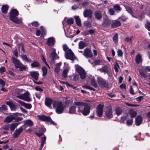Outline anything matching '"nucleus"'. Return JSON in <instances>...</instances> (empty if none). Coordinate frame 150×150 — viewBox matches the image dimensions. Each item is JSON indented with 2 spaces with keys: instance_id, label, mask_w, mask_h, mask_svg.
<instances>
[{
  "instance_id": "nucleus-1",
  "label": "nucleus",
  "mask_w": 150,
  "mask_h": 150,
  "mask_svg": "<svg viewBox=\"0 0 150 150\" xmlns=\"http://www.w3.org/2000/svg\"><path fill=\"white\" fill-rule=\"evenodd\" d=\"M21 115L22 114L18 112L13 113L12 115L8 116L4 119V122L9 123L13 120H14L16 122H18L23 119L22 117H18Z\"/></svg>"
},
{
  "instance_id": "nucleus-2",
  "label": "nucleus",
  "mask_w": 150,
  "mask_h": 150,
  "mask_svg": "<svg viewBox=\"0 0 150 150\" xmlns=\"http://www.w3.org/2000/svg\"><path fill=\"white\" fill-rule=\"evenodd\" d=\"M18 14V12L17 10L16 9L12 10L10 13V19L16 23L21 24L22 23L21 18H18L16 17Z\"/></svg>"
},
{
  "instance_id": "nucleus-3",
  "label": "nucleus",
  "mask_w": 150,
  "mask_h": 150,
  "mask_svg": "<svg viewBox=\"0 0 150 150\" xmlns=\"http://www.w3.org/2000/svg\"><path fill=\"white\" fill-rule=\"evenodd\" d=\"M62 48L65 52V57L66 59L73 60L75 58V56L71 49L66 44L63 45Z\"/></svg>"
},
{
  "instance_id": "nucleus-4",
  "label": "nucleus",
  "mask_w": 150,
  "mask_h": 150,
  "mask_svg": "<svg viewBox=\"0 0 150 150\" xmlns=\"http://www.w3.org/2000/svg\"><path fill=\"white\" fill-rule=\"evenodd\" d=\"M62 48L65 52V57L66 59L73 60L75 58V56L71 49L66 44L63 45Z\"/></svg>"
},
{
  "instance_id": "nucleus-5",
  "label": "nucleus",
  "mask_w": 150,
  "mask_h": 150,
  "mask_svg": "<svg viewBox=\"0 0 150 150\" xmlns=\"http://www.w3.org/2000/svg\"><path fill=\"white\" fill-rule=\"evenodd\" d=\"M91 108V107L89 104L85 103L83 106L79 107L77 112H81L84 116H86L89 114Z\"/></svg>"
},
{
  "instance_id": "nucleus-6",
  "label": "nucleus",
  "mask_w": 150,
  "mask_h": 150,
  "mask_svg": "<svg viewBox=\"0 0 150 150\" xmlns=\"http://www.w3.org/2000/svg\"><path fill=\"white\" fill-rule=\"evenodd\" d=\"M53 106L57 113L61 114L63 112L65 106L62 104L61 102L54 101L53 103Z\"/></svg>"
},
{
  "instance_id": "nucleus-7",
  "label": "nucleus",
  "mask_w": 150,
  "mask_h": 150,
  "mask_svg": "<svg viewBox=\"0 0 150 150\" xmlns=\"http://www.w3.org/2000/svg\"><path fill=\"white\" fill-rule=\"evenodd\" d=\"M18 98L28 102H30L31 101L30 96L29 93L27 91L23 94L16 96Z\"/></svg>"
},
{
  "instance_id": "nucleus-8",
  "label": "nucleus",
  "mask_w": 150,
  "mask_h": 150,
  "mask_svg": "<svg viewBox=\"0 0 150 150\" xmlns=\"http://www.w3.org/2000/svg\"><path fill=\"white\" fill-rule=\"evenodd\" d=\"M97 82L99 86L102 88H109V85L105 81L100 77L97 78Z\"/></svg>"
},
{
  "instance_id": "nucleus-9",
  "label": "nucleus",
  "mask_w": 150,
  "mask_h": 150,
  "mask_svg": "<svg viewBox=\"0 0 150 150\" xmlns=\"http://www.w3.org/2000/svg\"><path fill=\"white\" fill-rule=\"evenodd\" d=\"M76 70L79 75L81 79H84L86 77V72L85 70L81 67L79 66H77Z\"/></svg>"
},
{
  "instance_id": "nucleus-10",
  "label": "nucleus",
  "mask_w": 150,
  "mask_h": 150,
  "mask_svg": "<svg viewBox=\"0 0 150 150\" xmlns=\"http://www.w3.org/2000/svg\"><path fill=\"white\" fill-rule=\"evenodd\" d=\"M37 116L39 119L42 121L50 122L54 125H56L55 122L52 121L49 116H47L44 115H38Z\"/></svg>"
},
{
  "instance_id": "nucleus-11",
  "label": "nucleus",
  "mask_w": 150,
  "mask_h": 150,
  "mask_svg": "<svg viewBox=\"0 0 150 150\" xmlns=\"http://www.w3.org/2000/svg\"><path fill=\"white\" fill-rule=\"evenodd\" d=\"M83 55L87 59L91 58L93 56L91 50L88 48H86L84 50Z\"/></svg>"
},
{
  "instance_id": "nucleus-12",
  "label": "nucleus",
  "mask_w": 150,
  "mask_h": 150,
  "mask_svg": "<svg viewBox=\"0 0 150 150\" xmlns=\"http://www.w3.org/2000/svg\"><path fill=\"white\" fill-rule=\"evenodd\" d=\"M103 105L101 104L97 106L96 109V111L98 116L99 117L102 116L103 112Z\"/></svg>"
},
{
  "instance_id": "nucleus-13",
  "label": "nucleus",
  "mask_w": 150,
  "mask_h": 150,
  "mask_svg": "<svg viewBox=\"0 0 150 150\" xmlns=\"http://www.w3.org/2000/svg\"><path fill=\"white\" fill-rule=\"evenodd\" d=\"M105 114L106 117L108 119L112 118L113 117L112 110L110 107H109L106 108Z\"/></svg>"
},
{
  "instance_id": "nucleus-14",
  "label": "nucleus",
  "mask_w": 150,
  "mask_h": 150,
  "mask_svg": "<svg viewBox=\"0 0 150 150\" xmlns=\"http://www.w3.org/2000/svg\"><path fill=\"white\" fill-rule=\"evenodd\" d=\"M53 51L50 53V58L52 61H54L57 58V59H59V57L58 56L56 52V50L54 48H52Z\"/></svg>"
},
{
  "instance_id": "nucleus-15",
  "label": "nucleus",
  "mask_w": 150,
  "mask_h": 150,
  "mask_svg": "<svg viewBox=\"0 0 150 150\" xmlns=\"http://www.w3.org/2000/svg\"><path fill=\"white\" fill-rule=\"evenodd\" d=\"M92 11L89 9L85 10L83 12V16L85 17L91 18L92 17Z\"/></svg>"
},
{
  "instance_id": "nucleus-16",
  "label": "nucleus",
  "mask_w": 150,
  "mask_h": 150,
  "mask_svg": "<svg viewBox=\"0 0 150 150\" xmlns=\"http://www.w3.org/2000/svg\"><path fill=\"white\" fill-rule=\"evenodd\" d=\"M11 61L14 64L15 67L16 68L19 67L21 64L18 60L13 57L12 58Z\"/></svg>"
},
{
  "instance_id": "nucleus-17",
  "label": "nucleus",
  "mask_w": 150,
  "mask_h": 150,
  "mask_svg": "<svg viewBox=\"0 0 150 150\" xmlns=\"http://www.w3.org/2000/svg\"><path fill=\"white\" fill-rule=\"evenodd\" d=\"M110 21L107 17L105 18L104 19L102 23L103 26L105 27H109L111 23Z\"/></svg>"
},
{
  "instance_id": "nucleus-18",
  "label": "nucleus",
  "mask_w": 150,
  "mask_h": 150,
  "mask_svg": "<svg viewBox=\"0 0 150 150\" xmlns=\"http://www.w3.org/2000/svg\"><path fill=\"white\" fill-rule=\"evenodd\" d=\"M52 103V100L49 98H46L45 100V104L46 106L50 108H52L51 104Z\"/></svg>"
},
{
  "instance_id": "nucleus-19",
  "label": "nucleus",
  "mask_w": 150,
  "mask_h": 150,
  "mask_svg": "<svg viewBox=\"0 0 150 150\" xmlns=\"http://www.w3.org/2000/svg\"><path fill=\"white\" fill-rule=\"evenodd\" d=\"M23 129L22 127H21L18 129H16L14 132L13 134V136L15 138L17 137L23 131Z\"/></svg>"
},
{
  "instance_id": "nucleus-20",
  "label": "nucleus",
  "mask_w": 150,
  "mask_h": 150,
  "mask_svg": "<svg viewBox=\"0 0 150 150\" xmlns=\"http://www.w3.org/2000/svg\"><path fill=\"white\" fill-rule=\"evenodd\" d=\"M142 117L140 115H138L136 118L135 124L137 126L140 125L142 122Z\"/></svg>"
},
{
  "instance_id": "nucleus-21",
  "label": "nucleus",
  "mask_w": 150,
  "mask_h": 150,
  "mask_svg": "<svg viewBox=\"0 0 150 150\" xmlns=\"http://www.w3.org/2000/svg\"><path fill=\"white\" fill-rule=\"evenodd\" d=\"M121 25L120 22L118 20L112 21L111 25V26L112 28H115L120 26Z\"/></svg>"
},
{
  "instance_id": "nucleus-22",
  "label": "nucleus",
  "mask_w": 150,
  "mask_h": 150,
  "mask_svg": "<svg viewBox=\"0 0 150 150\" xmlns=\"http://www.w3.org/2000/svg\"><path fill=\"white\" fill-rule=\"evenodd\" d=\"M30 74L33 78L36 80H38L39 74L37 71H33L30 72Z\"/></svg>"
},
{
  "instance_id": "nucleus-23",
  "label": "nucleus",
  "mask_w": 150,
  "mask_h": 150,
  "mask_svg": "<svg viewBox=\"0 0 150 150\" xmlns=\"http://www.w3.org/2000/svg\"><path fill=\"white\" fill-rule=\"evenodd\" d=\"M55 42V39L52 37L49 38L47 40V43L50 46H53L54 45Z\"/></svg>"
},
{
  "instance_id": "nucleus-24",
  "label": "nucleus",
  "mask_w": 150,
  "mask_h": 150,
  "mask_svg": "<svg viewBox=\"0 0 150 150\" xmlns=\"http://www.w3.org/2000/svg\"><path fill=\"white\" fill-rule=\"evenodd\" d=\"M62 65L61 62H59L54 67V71L55 73L58 74L60 70V66Z\"/></svg>"
},
{
  "instance_id": "nucleus-25",
  "label": "nucleus",
  "mask_w": 150,
  "mask_h": 150,
  "mask_svg": "<svg viewBox=\"0 0 150 150\" xmlns=\"http://www.w3.org/2000/svg\"><path fill=\"white\" fill-rule=\"evenodd\" d=\"M6 104L10 107L11 110L15 111L16 110V106L12 102L10 101L6 102Z\"/></svg>"
},
{
  "instance_id": "nucleus-26",
  "label": "nucleus",
  "mask_w": 150,
  "mask_h": 150,
  "mask_svg": "<svg viewBox=\"0 0 150 150\" xmlns=\"http://www.w3.org/2000/svg\"><path fill=\"white\" fill-rule=\"evenodd\" d=\"M78 45L79 48V49H82L87 46V43L81 41L79 42Z\"/></svg>"
},
{
  "instance_id": "nucleus-27",
  "label": "nucleus",
  "mask_w": 150,
  "mask_h": 150,
  "mask_svg": "<svg viewBox=\"0 0 150 150\" xmlns=\"http://www.w3.org/2000/svg\"><path fill=\"white\" fill-rule=\"evenodd\" d=\"M70 70V68L69 67L67 68L64 69L62 73V77L64 78H66L67 77V73L69 70Z\"/></svg>"
},
{
  "instance_id": "nucleus-28",
  "label": "nucleus",
  "mask_w": 150,
  "mask_h": 150,
  "mask_svg": "<svg viewBox=\"0 0 150 150\" xmlns=\"http://www.w3.org/2000/svg\"><path fill=\"white\" fill-rule=\"evenodd\" d=\"M142 59L141 56L139 54H138L136 56L135 62L137 64H139L142 62Z\"/></svg>"
},
{
  "instance_id": "nucleus-29",
  "label": "nucleus",
  "mask_w": 150,
  "mask_h": 150,
  "mask_svg": "<svg viewBox=\"0 0 150 150\" xmlns=\"http://www.w3.org/2000/svg\"><path fill=\"white\" fill-rule=\"evenodd\" d=\"M95 17L98 19L99 20L102 18V14L100 11H96L94 13Z\"/></svg>"
},
{
  "instance_id": "nucleus-30",
  "label": "nucleus",
  "mask_w": 150,
  "mask_h": 150,
  "mask_svg": "<svg viewBox=\"0 0 150 150\" xmlns=\"http://www.w3.org/2000/svg\"><path fill=\"white\" fill-rule=\"evenodd\" d=\"M46 138L45 136H44L41 138V146L39 150H41L42 148L43 147L44 144L45 143Z\"/></svg>"
},
{
  "instance_id": "nucleus-31",
  "label": "nucleus",
  "mask_w": 150,
  "mask_h": 150,
  "mask_svg": "<svg viewBox=\"0 0 150 150\" xmlns=\"http://www.w3.org/2000/svg\"><path fill=\"white\" fill-rule=\"evenodd\" d=\"M129 114L132 117H135L137 115V112L133 109H131L129 111Z\"/></svg>"
},
{
  "instance_id": "nucleus-32",
  "label": "nucleus",
  "mask_w": 150,
  "mask_h": 150,
  "mask_svg": "<svg viewBox=\"0 0 150 150\" xmlns=\"http://www.w3.org/2000/svg\"><path fill=\"white\" fill-rule=\"evenodd\" d=\"M115 112L117 115H119L122 113V109L120 107H117L115 108Z\"/></svg>"
},
{
  "instance_id": "nucleus-33",
  "label": "nucleus",
  "mask_w": 150,
  "mask_h": 150,
  "mask_svg": "<svg viewBox=\"0 0 150 150\" xmlns=\"http://www.w3.org/2000/svg\"><path fill=\"white\" fill-rule=\"evenodd\" d=\"M85 103L84 102L77 101H74V104L75 105L78 106L77 107L78 110H79V107L83 106Z\"/></svg>"
},
{
  "instance_id": "nucleus-34",
  "label": "nucleus",
  "mask_w": 150,
  "mask_h": 150,
  "mask_svg": "<svg viewBox=\"0 0 150 150\" xmlns=\"http://www.w3.org/2000/svg\"><path fill=\"white\" fill-rule=\"evenodd\" d=\"M19 124V123H15L11 124L10 129L11 130L13 131L16 127Z\"/></svg>"
},
{
  "instance_id": "nucleus-35",
  "label": "nucleus",
  "mask_w": 150,
  "mask_h": 150,
  "mask_svg": "<svg viewBox=\"0 0 150 150\" xmlns=\"http://www.w3.org/2000/svg\"><path fill=\"white\" fill-rule=\"evenodd\" d=\"M113 8L117 13L121 11L122 10L118 4H116L114 6Z\"/></svg>"
},
{
  "instance_id": "nucleus-36",
  "label": "nucleus",
  "mask_w": 150,
  "mask_h": 150,
  "mask_svg": "<svg viewBox=\"0 0 150 150\" xmlns=\"http://www.w3.org/2000/svg\"><path fill=\"white\" fill-rule=\"evenodd\" d=\"M24 122L25 124L28 125L29 126L31 127L33 125V122L30 120H27L24 121Z\"/></svg>"
},
{
  "instance_id": "nucleus-37",
  "label": "nucleus",
  "mask_w": 150,
  "mask_h": 150,
  "mask_svg": "<svg viewBox=\"0 0 150 150\" xmlns=\"http://www.w3.org/2000/svg\"><path fill=\"white\" fill-rule=\"evenodd\" d=\"M91 84L95 88H97L98 87L96 83L94 77H93L91 78Z\"/></svg>"
},
{
  "instance_id": "nucleus-38",
  "label": "nucleus",
  "mask_w": 150,
  "mask_h": 150,
  "mask_svg": "<svg viewBox=\"0 0 150 150\" xmlns=\"http://www.w3.org/2000/svg\"><path fill=\"white\" fill-rule=\"evenodd\" d=\"M76 107L74 106H72L69 108V113L70 114L74 113L76 112Z\"/></svg>"
},
{
  "instance_id": "nucleus-39",
  "label": "nucleus",
  "mask_w": 150,
  "mask_h": 150,
  "mask_svg": "<svg viewBox=\"0 0 150 150\" xmlns=\"http://www.w3.org/2000/svg\"><path fill=\"white\" fill-rule=\"evenodd\" d=\"M21 57L23 60L27 62H31V60L30 59H28L27 56L25 55H21Z\"/></svg>"
},
{
  "instance_id": "nucleus-40",
  "label": "nucleus",
  "mask_w": 150,
  "mask_h": 150,
  "mask_svg": "<svg viewBox=\"0 0 150 150\" xmlns=\"http://www.w3.org/2000/svg\"><path fill=\"white\" fill-rule=\"evenodd\" d=\"M8 6L7 5H4L2 6L1 10L3 13L6 14L8 9Z\"/></svg>"
},
{
  "instance_id": "nucleus-41",
  "label": "nucleus",
  "mask_w": 150,
  "mask_h": 150,
  "mask_svg": "<svg viewBox=\"0 0 150 150\" xmlns=\"http://www.w3.org/2000/svg\"><path fill=\"white\" fill-rule=\"evenodd\" d=\"M75 20L76 22V24L79 26H81V20H80V19L79 18V16H75L74 17Z\"/></svg>"
},
{
  "instance_id": "nucleus-42",
  "label": "nucleus",
  "mask_w": 150,
  "mask_h": 150,
  "mask_svg": "<svg viewBox=\"0 0 150 150\" xmlns=\"http://www.w3.org/2000/svg\"><path fill=\"white\" fill-rule=\"evenodd\" d=\"M40 132H37L35 133V134L38 137H40L43 134L44 132L45 131V129H41L40 130Z\"/></svg>"
},
{
  "instance_id": "nucleus-43",
  "label": "nucleus",
  "mask_w": 150,
  "mask_h": 150,
  "mask_svg": "<svg viewBox=\"0 0 150 150\" xmlns=\"http://www.w3.org/2000/svg\"><path fill=\"white\" fill-rule=\"evenodd\" d=\"M98 70H99L100 72H104L106 73L108 70V69L107 67L106 66H105L104 67H102L101 68L98 69Z\"/></svg>"
},
{
  "instance_id": "nucleus-44",
  "label": "nucleus",
  "mask_w": 150,
  "mask_h": 150,
  "mask_svg": "<svg viewBox=\"0 0 150 150\" xmlns=\"http://www.w3.org/2000/svg\"><path fill=\"white\" fill-rule=\"evenodd\" d=\"M23 106L27 109H30L32 108V105L31 104L25 103L24 102Z\"/></svg>"
},
{
  "instance_id": "nucleus-45",
  "label": "nucleus",
  "mask_w": 150,
  "mask_h": 150,
  "mask_svg": "<svg viewBox=\"0 0 150 150\" xmlns=\"http://www.w3.org/2000/svg\"><path fill=\"white\" fill-rule=\"evenodd\" d=\"M126 11H127L130 14L132 17H134L133 16L132 14V8L129 6H127L125 7Z\"/></svg>"
},
{
  "instance_id": "nucleus-46",
  "label": "nucleus",
  "mask_w": 150,
  "mask_h": 150,
  "mask_svg": "<svg viewBox=\"0 0 150 150\" xmlns=\"http://www.w3.org/2000/svg\"><path fill=\"white\" fill-rule=\"evenodd\" d=\"M113 42L115 43H117L118 41V35L117 34H116L113 36Z\"/></svg>"
},
{
  "instance_id": "nucleus-47",
  "label": "nucleus",
  "mask_w": 150,
  "mask_h": 150,
  "mask_svg": "<svg viewBox=\"0 0 150 150\" xmlns=\"http://www.w3.org/2000/svg\"><path fill=\"white\" fill-rule=\"evenodd\" d=\"M42 70L43 71V75L45 76L46 75L47 72V69L45 67H43L42 68Z\"/></svg>"
},
{
  "instance_id": "nucleus-48",
  "label": "nucleus",
  "mask_w": 150,
  "mask_h": 150,
  "mask_svg": "<svg viewBox=\"0 0 150 150\" xmlns=\"http://www.w3.org/2000/svg\"><path fill=\"white\" fill-rule=\"evenodd\" d=\"M114 68L116 72H118V68H120V66L116 62H115V64H114Z\"/></svg>"
},
{
  "instance_id": "nucleus-49",
  "label": "nucleus",
  "mask_w": 150,
  "mask_h": 150,
  "mask_svg": "<svg viewBox=\"0 0 150 150\" xmlns=\"http://www.w3.org/2000/svg\"><path fill=\"white\" fill-rule=\"evenodd\" d=\"M139 73L140 75L144 78L146 77L147 76L144 72L142 70H139Z\"/></svg>"
},
{
  "instance_id": "nucleus-50",
  "label": "nucleus",
  "mask_w": 150,
  "mask_h": 150,
  "mask_svg": "<svg viewBox=\"0 0 150 150\" xmlns=\"http://www.w3.org/2000/svg\"><path fill=\"white\" fill-rule=\"evenodd\" d=\"M82 87L83 88H86V89H88L90 90H92L94 91H95V89L93 88L92 87H91L90 86L87 85H85L82 86Z\"/></svg>"
},
{
  "instance_id": "nucleus-51",
  "label": "nucleus",
  "mask_w": 150,
  "mask_h": 150,
  "mask_svg": "<svg viewBox=\"0 0 150 150\" xmlns=\"http://www.w3.org/2000/svg\"><path fill=\"white\" fill-rule=\"evenodd\" d=\"M32 67H36L39 66V64L37 62H34L31 64Z\"/></svg>"
},
{
  "instance_id": "nucleus-52",
  "label": "nucleus",
  "mask_w": 150,
  "mask_h": 150,
  "mask_svg": "<svg viewBox=\"0 0 150 150\" xmlns=\"http://www.w3.org/2000/svg\"><path fill=\"white\" fill-rule=\"evenodd\" d=\"M108 13L110 15H114L115 13L114 10L112 8H110L108 9Z\"/></svg>"
},
{
  "instance_id": "nucleus-53",
  "label": "nucleus",
  "mask_w": 150,
  "mask_h": 150,
  "mask_svg": "<svg viewBox=\"0 0 150 150\" xmlns=\"http://www.w3.org/2000/svg\"><path fill=\"white\" fill-rule=\"evenodd\" d=\"M18 68H19L20 70L21 71L24 70L26 69V67L25 65H23L22 63L21 64V65L19 67H18Z\"/></svg>"
},
{
  "instance_id": "nucleus-54",
  "label": "nucleus",
  "mask_w": 150,
  "mask_h": 150,
  "mask_svg": "<svg viewBox=\"0 0 150 150\" xmlns=\"http://www.w3.org/2000/svg\"><path fill=\"white\" fill-rule=\"evenodd\" d=\"M84 25L88 27H91L92 25L91 22L88 21L85 22L84 23Z\"/></svg>"
},
{
  "instance_id": "nucleus-55",
  "label": "nucleus",
  "mask_w": 150,
  "mask_h": 150,
  "mask_svg": "<svg viewBox=\"0 0 150 150\" xmlns=\"http://www.w3.org/2000/svg\"><path fill=\"white\" fill-rule=\"evenodd\" d=\"M22 91L21 89H16L15 91V93L16 95H20V94L21 93V92Z\"/></svg>"
},
{
  "instance_id": "nucleus-56",
  "label": "nucleus",
  "mask_w": 150,
  "mask_h": 150,
  "mask_svg": "<svg viewBox=\"0 0 150 150\" xmlns=\"http://www.w3.org/2000/svg\"><path fill=\"white\" fill-rule=\"evenodd\" d=\"M119 18L120 20L123 22L126 21V20L128 19L125 16H122L121 17H120Z\"/></svg>"
},
{
  "instance_id": "nucleus-57",
  "label": "nucleus",
  "mask_w": 150,
  "mask_h": 150,
  "mask_svg": "<svg viewBox=\"0 0 150 150\" xmlns=\"http://www.w3.org/2000/svg\"><path fill=\"white\" fill-rule=\"evenodd\" d=\"M117 54L118 57H121L123 55V52L121 50H118L117 51Z\"/></svg>"
},
{
  "instance_id": "nucleus-58",
  "label": "nucleus",
  "mask_w": 150,
  "mask_h": 150,
  "mask_svg": "<svg viewBox=\"0 0 150 150\" xmlns=\"http://www.w3.org/2000/svg\"><path fill=\"white\" fill-rule=\"evenodd\" d=\"M127 124L128 126L131 125L133 123V120L132 119L127 120L126 121Z\"/></svg>"
},
{
  "instance_id": "nucleus-59",
  "label": "nucleus",
  "mask_w": 150,
  "mask_h": 150,
  "mask_svg": "<svg viewBox=\"0 0 150 150\" xmlns=\"http://www.w3.org/2000/svg\"><path fill=\"white\" fill-rule=\"evenodd\" d=\"M143 70L146 72L150 71V66L145 67L143 68Z\"/></svg>"
},
{
  "instance_id": "nucleus-60",
  "label": "nucleus",
  "mask_w": 150,
  "mask_h": 150,
  "mask_svg": "<svg viewBox=\"0 0 150 150\" xmlns=\"http://www.w3.org/2000/svg\"><path fill=\"white\" fill-rule=\"evenodd\" d=\"M7 109L6 106L4 105H2L0 108V110L1 111H6Z\"/></svg>"
},
{
  "instance_id": "nucleus-61",
  "label": "nucleus",
  "mask_w": 150,
  "mask_h": 150,
  "mask_svg": "<svg viewBox=\"0 0 150 150\" xmlns=\"http://www.w3.org/2000/svg\"><path fill=\"white\" fill-rule=\"evenodd\" d=\"M143 98V97L142 96H139L136 98V100L139 102H140L142 100Z\"/></svg>"
},
{
  "instance_id": "nucleus-62",
  "label": "nucleus",
  "mask_w": 150,
  "mask_h": 150,
  "mask_svg": "<svg viewBox=\"0 0 150 150\" xmlns=\"http://www.w3.org/2000/svg\"><path fill=\"white\" fill-rule=\"evenodd\" d=\"M67 23L69 24H72L73 23V20L72 18L68 19L67 21Z\"/></svg>"
},
{
  "instance_id": "nucleus-63",
  "label": "nucleus",
  "mask_w": 150,
  "mask_h": 150,
  "mask_svg": "<svg viewBox=\"0 0 150 150\" xmlns=\"http://www.w3.org/2000/svg\"><path fill=\"white\" fill-rule=\"evenodd\" d=\"M132 36L131 37L129 38L128 37H126L125 38V40L127 42H129V43H130L131 40L132 39Z\"/></svg>"
},
{
  "instance_id": "nucleus-64",
  "label": "nucleus",
  "mask_w": 150,
  "mask_h": 150,
  "mask_svg": "<svg viewBox=\"0 0 150 150\" xmlns=\"http://www.w3.org/2000/svg\"><path fill=\"white\" fill-rule=\"evenodd\" d=\"M145 27L149 30H150V23L147 22L145 24Z\"/></svg>"
}]
</instances>
